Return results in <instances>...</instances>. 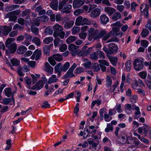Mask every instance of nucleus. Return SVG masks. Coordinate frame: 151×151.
I'll return each instance as SVG.
<instances>
[{"label": "nucleus", "instance_id": "38", "mask_svg": "<svg viewBox=\"0 0 151 151\" xmlns=\"http://www.w3.org/2000/svg\"><path fill=\"white\" fill-rule=\"evenodd\" d=\"M70 66V63L68 62H67L63 65L60 70L62 71H65L69 68Z\"/></svg>", "mask_w": 151, "mask_h": 151}, {"label": "nucleus", "instance_id": "20", "mask_svg": "<svg viewBox=\"0 0 151 151\" xmlns=\"http://www.w3.org/2000/svg\"><path fill=\"white\" fill-rule=\"evenodd\" d=\"M107 57L109 59L111 63L114 66H115L117 61V58L116 57H113L110 56H107Z\"/></svg>", "mask_w": 151, "mask_h": 151}, {"label": "nucleus", "instance_id": "50", "mask_svg": "<svg viewBox=\"0 0 151 151\" xmlns=\"http://www.w3.org/2000/svg\"><path fill=\"white\" fill-rule=\"evenodd\" d=\"M6 144L7 146L5 148V150H9L12 146V144L11 143V140L10 139L7 140L6 141Z\"/></svg>", "mask_w": 151, "mask_h": 151}, {"label": "nucleus", "instance_id": "5", "mask_svg": "<svg viewBox=\"0 0 151 151\" xmlns=\"http://www.w3.org/2000/svg\"><path fill=\"white\" fill-rule=\"evenodd\" d=\"M12 30L11 26H0V35H7Z\"/></svg>", "mask_w": 151, "mask_h": 151}, {"label": "nucleus", "instance_id": "7", "mask_svg": "<svg viewBox=\"0 0 151 151\" xmlns=\"http://www.w3.org/2000/svg\"><path fill=\"white\" fill-rule=\"evenodd\" d=\"M149 6L148 4H142L140 7V10L142 14H143L147 19L148 18L149 13L148 8Z\"/></svg>", "mask_w": 151, "mask_h": 151}, {"label": "nucleus", "instance_id": "8", "mask_svg": "<svg viewBox=\"0 0 151 151\" xmlns=\"http://www.w3.org/2000/svg\"><path fill=\"white\" fill-rule=\"evenodd\" d=\"M88 19L86 18H84L83 20L82 23L81 22L82 21V17H78L76 19L75 23V24L77 26H80L81 24L82 25L83 24V23L84 21L86 22L84 23L83 24L87 25L90 24V22H87Z\"/></svg>", "mask_w": 151, "mask_h": 151}, {"label": "nucleus", "instance_id": "3", "mask_svg": "<svg viewBox=\"0 0 151 151\" xmlns=\"http://www.w3.org/2000/svg\"><path fill=\"white\" fill-rule=\"evenodd\" d=\"M143 60L139 58L135 59L134 62V68L137 71L141 70L143 68Z\"/></svg>", "mask_w": 151, "mask_h": 151}, {"label": "nucleus", "instance_id": "26", "mask_svg": "<svg viewBox=\"0 0 151 151\" xmlns=\"http://www.w3.org/2000/svg\"><path fill=\"white\" fill-rule=\"evenodd\" d=\"M63 42V40H61L59 38L55 39L54 40V45L55 47H57L60 45Z\"/></svg>", "mask_w": 151, "mask_h": 151}, {"label": "nucleus", "instance_id": "53", "mask_svg": "<svg viewBox=\"0 0 151 151\" xmlns=\"http://www.w3.org/2000/svg\"><path fill=\"white\" fill-rule=\"evenodd\" d=\"M96 52H97V53L98 54V55L99 56V58H100L102 59H105V55L102 51L98 50L96 51Z\"/></svg>", "mask_w": 151, "mask_h": 151}, {"label": "nucleus", "instance_id": "23", "mask_svg": "<svg viewBox=\"0 0 151 151\" xmlns=\"http://www.w3.org/2000/svg\"><path fill=\"white\" fill-rule=\"evenodd\" d=\"M77 39V37L75 36H69L66 40V43L69 44L75 41Z\"/></svg>", "mask_w": 151, "mask_h": 151}, {"label": "nucleus", "instance_id": "31", "mask_svg": "<svg viewBox=\"0 0 151 151\" xmlns=\"http://www.w3.org/2000/svg\"><path fill=\"white\" fill-rule=\"evenodd\" d=\"M126 107L125 108L126 113L128 114H130L132 112V106L130 104H127L126 105Z\"/></svg>", "mask_w": 151, "mask_h": 151}, {"label": "nucleus", "instance_id": "64", "mask_svg": "<svg viewBox=\"0 0 151 151\" xmlns=\"http://www.w3.org/2000/svg\"><path fill=\"white\" fill-rule=\"evenodd\" d=\"M145 27L151 32V21L149 20L147 23L146 24Z\"/></svg>", "mask_w": 151, "mask_h": 151}, {"label": "nucleus", "instance_id": "30", "mask_svg": "<svg viewBox=\"0 0 151 151\" xmlns=\"http://www.w3.org/2000/svg\"><path fill=\"white\" fill-rule=\"evenodd\" d=\"M114 129V127L113 126V125L111 124L107 123V127L105 128V131L108 133L109 132V131H112Z\"/></svg>", "mask_w": 151, "mask_h": 151}, {"label": "nucleus", "instance_id": "49", "mask_svg": "<svg viewBox=\"0 0 151 151\" xmlns=\"http://www.w3.org/2000/svg\"><path fill=\"white\" fill-rule=\"evenodd\" d=\"M119 31V28L118 27H114L112 28V30L111 31L112 32L111 34L112 35H115L117 36L118 35V33H117Z\"/></svg>", "mask_w": 151, "mask_h": 151}, {"label": "nucleus", "instance_id": "58", "mask_svg": "<svg viewBox=\"0 0 151 151\" xmlns=\"http://www.w3.org/2000/svg\"><path fill=\"white\" fill-rule=\"evenodd\" d=\"M87 34L86 32H81L79 34V36L80 38L85 40L87 37Z\"/></svg>", "mask_w": 151, "mask_h": 151}, {"label": "nucleus", "instance_id": "24", "mask_svg": "<svg viewBox=\"0 0 151 151\" xmlns=\"http://www.w3.org/2000/svg\"><path fill=\"white\" fill-rule=\"evenodd\" d=\"M107 33L106 31L104 30H101L99 31L98 33V40H99L101 38L103 37Z\"/></svg>", "mask_w": 151, "mask_h": 151}, {"label": "nucleus", "instance_id": "51", "mask_svg": "<svg viewBox=\"0 0 151 151\" xmlns=\"http://www.w3.org/2000/svg\"><path fill=\"white\" fill-rule=\"evenodd\" d=\"M100 65H102L108 66L109 65V63L105 60H99Z\"/></svg>", "mask_w": 151, "mask_h": 151}, {"label": "nucleus", "instance_id": "44", "mask_svg": "<svg viewBox=\"0 0 151 151\" xmlns=\"http://www.w3.org/2000/svg\"><path fill=\"white\" fill-rule=\"evenodd\" d=\"M31 10L30 9H26L25 10L22 11V16L24 17V16H29V15L30 14Z\"/></svg>", "mask_w": 151, "mask_h": 151}, {"label": "nucleus", "instance_id": "13", "mask_svg": "<svg viewBox=\"0 0 151 151\" xmlns=\"http://www.w3.org/2000/svg\"><path fill=\"white\" fill-rule=\"evenodd\" d=\"M5 17L6 18H9V21L11 22H14L17 19V17L16 16L13 15L11 12L7 13L5 15Z\"/></svg>", "mask_w": 151, "mask_h": 151}, {"label": "nucleus", "instance_id": "17", "mask_svg": "<svg viewBox=\"0 0 151 151\" xmlns=\"http://www.w3.org/2000/svg\"><path fill=\"white\" fill-rule=\"evenodd\" d=\"M104 10L109 16L111 15L115 12L114 8L108 6L105 7Z\"/></svg>", "mask_w": 151, "mask_h": 151}, {"label": "nucleus", "instance_id": "37", "mask_svg": "<svg viewBox=\"0 0 151 151\" xmlns=\"http://www.w3.org/2000/svg\"><path fill=\"white\" fill-rule=\"evenodd\" d=\"M32 41L37 46H39L41 44L40 39L37 37H34L32 40Z\"/></svg>", "mask_w": 151, "mask_h": 151}, {"label": "nucleus", "instance_id": "61", "mask_svg": "<svg viewBox=\"0 0 151 151\" xmlns=\"http://www.w3.org/2000/svg\"><path fill=\"white\" fill-rule=\"evenodd\" d=\"M84 69L82 67H79L76 69V74H79L84 72Z\"/></svg>", "mask_w": 151, "mask_h": 151}, {"label": "nucleus", "instance_id": "2", "mask_svg": "<svg viewBox=\"0 0 151 151\" xmlns=\"http://www.w3.org/2000/svg\"><path fill=\"white\" fill-rule=\"evenodd\" d=\"M14 40V39L13 38H9L6 40L5 44L6 47L8 48L11 53H14L17 49L16 44L12 42Z\"/></svg>", "mask_w": 151, "mask_h": 151}, {"label": "nucleus", "instance_id": "9", "mask_svg": "<svg viewBox=\"0 0 151 151\" xmlns=\"http://www.w3.org/2000/svg\"><path fill=\"white\" fill-rule=\"evenodd\" d=\"M43 69L45 71L48 72V74H51L53 73V68L50 65L48 62H45L43 65Z\"/></svg>", "mask_w": 151, "mask_h": 151}, {"label": "nucleus", "instance_id": "25", "mask_svg": "<svg viewBox=\"0 0 151 151\" xmlns=\"http://www.w3.org/2000/svg\"><path fill=\"white\" fill-rule=\"evenodd\" d=\"M11 101H13V102H14V99L13 97V95L12 94V98H5L3 99V102L4 104L5 105L8 104L9 103H10Z\"/></svg>", "mask_w": 151, "mask_h": 151}, {"label": "nucleus", "instance_id": "16", "mask_svg": "<svg viewBox=\"0 0 151 151\" xmlns=\"http://www.w3.org/2000/svg\"><path fill=\"white\" fill-rule=\"evenodd\" d=\"M100 14V11L98 8H96L92 11L91 13V16L93 17H96Z\"/></svg>", "mask_w": 151, "mask_h": 151}, {"label": "nucleus", "instance_id": "55", "mask_svg": "<svg viewBox=\"0 0 151 151\" xmlns=\"http://www.w3.org/2000/svg\"><path fill=\"white\" fill-rule=\"evenodd\" d=\"M83 12V9H78L74 11V14L76 16H78L81 14Z\"/></svg>", "mask_w": 151, "mask_h": 151}, {"label": "nucleus", "instance_id": "54", "mask_svg": "<svg viewBox=\"0 0 151 151\" xmlns=\"http://www.w3.org/2000/svg\"><path fill=\"white\" fill-rule=\"evenodd\" d=\"M31 76L32 79V83L34 84L36 82L37 80L38 79V78L40 77V75L35 74L36 76H35L34 75L31 74Z\"/></svg>", "mask_w": 151, "mask_h": 151}, {"label": "nucleus", "instance_id": "21", "mask_svg": "<svg viewBox=\"0 0 151 151\" xmlns=\"http://www.w3.org/2000/svg\"><path fill=\"white\" fill-rule=\"evenodd\" d=\"M73 70L69 69L67 72L66 75L63 76L64 79H65L68 78H71L75 76L73 73Z\"/></svg>", "mask_w": 151, "mask_h": 151}, {"label": "nucleus", "instance_id": "14", "mask_svg": "<svg viewBox=\"0 0 151 151\" xmlns=\"http://www.w3.org/2000/svg\"><path fill=\"white\" fill-rule=\"evenodd\" d=\"M109 21V18L106 15L103 14L101 15L100 21L101 24L104 25L106 24Z\"/></svg>", "mask_w": 151, "mask_h": 151}, {"label": "nucleus", "instance_id": "4", "mask_svg": "<svg viewBox=\"0 0 151 151\" xmlns=\"http://www.w3.org/2000/svg\"><path fill=\"white\" fill-rule=\"evenodd\" d=\"M72 7V5L68 3L63 5L58 6L59 9L61 10V12L63 13L68 14L70 13L71 12Z\"/></svg>", "mask_w": 151, "mask_h": 151}, {"label": "nucleus", "instance_id": "35", "mask_svg": "<svg viewBox=\"0 0 151 151\" xmlns=\"http://www.w3.org/2000/svg\"><path fill=\"white\" fill-rule=\"evenodd\" d=\"M44 19V17L42 16L37 17L35 20H34V24L36 26H39L40 24V20Z\"/></svg>", "mask_w": 151, "mask_h": 151}, {"label": "nucleus", "instance_id": "11", "mask_svg": "<svg viewBox=\"0 0 151 151\" xmlns=\"http://www.w3.org/2000/svg\"><path fill=\"white\" fill-rule=\"evenodd\" d=\"M85 1V0H74L73 3V8L77 9L80 7L83 4Z\"/></svg>", "mask_w": 151, "mask_h": 151}, {"label": "nucleus", "instance_id": "33", "mask_svg": "<svg viewBox=\"0 0 151 151\" xmlns=\"http://www.w3.org/2000/svg\"><path fill=\"white\" fill-rule=\"evenodd\" d=\"M44 33L46 35H52L53 33V30L50 27H47L44 31Z\"/></svg>", "mask_w": 151, "mask_h": 151}, {"label": "nucleus", "instance_id": "40", "mask_svg": "<svg viewBox=\"0 0 151 151\" xmlns=\"http://www.w3.org/2000/svg\"><path fill=\"white\" fill-rule=\"evenodd\" d=\"M53 40V38L52 37H46L43 40V42L45 44H48L52 42Z\"/></svg>", "mask_w": 151, "mask_h": 151}, {"label": "nucleus", "instance_id": "6", "mask_svg": "<svg viewBox=\"0 0 151 151\" xmlns=\"http://www.w3.org/2000/svg\"><path fill=\"white\" fill-rule=\"evenodd\" d=\"M53 28L54 31L53 36L55 38L58 37L59 33L63 30V27L58 24H56L54 25Z\"/></svg>", "mask_w": 151, "mask_h": 151}, {"label": "nucleus", "instance_id": "59", "mask_svg": "<svg viewBox=\"0 0 151 151\" xmlns=\"http://www.w3.org/2000/svg\"><path fill=\"white\" fill-rule=\"evenodd\" d=\"M139 75L141 78L145 79L146 77L147 73L145 71H142L139 73Z\"/></svg>", "mask_w": 151, "mask_h": 151}, {"label": "nucleus", "instance_id": "48", "mask_svg": "<svg viewBox=\"0 0 151 151\" xmlns=\"http://www.w3.org/2000/svg\"><path fill=\"white\" fill-rule=\"evenodd\" d=\"M90 58L95 60H97L98 59V55L96 51L92 53L90 56Z\"/></svg>", "mask_w": 151, "mask_h": 151}, {"label": "nucleus", "instance_id": "56", "mask_svg": "<svg viewBox=\"0 0 151 151\" xmlns=\"http://www.w3.org/2000/svg\"><path fill=\"white\" fill-rule=\"evenodd\" d=\"M55 60V59L53 58L52 56L48 58V61L53 66H54L56 64V63Z\"/></svg>", "mask_w": 151, "mask_h": 151}, {"label": "nucleus", "instance_id": "32", "mask_svg": "<svg viewBox=\"0 0 151 151\" xmlns=\"http://www.w3.org/2000/svg\"><path fill=\"white\" fill-rule=\"evenodd\" d=\"M52 56L55 60L57 61H60L63 60L62 57L61 55L57 54L53 55Z\"/></svg>", "mask_w": 151, "mask_h": 151}, {"label": "nucleus", "instance_id": "19", "mask_svg": "<svg viewBox=\"0 0 151 151\" xmlns=\"http://www.w3.org/2000/svg\"><path fill=\"white\" fill-rule=\"evenodd\" d=\"M58 79L57 78V76L55 75H52L48 79V83L49 84L57 82L58 81Z\"/></svg>", "mask_w": 151, "mask_h": 151}, {"label": "nucleus", "instance_id": "43", "mask_svg": "<svg viewBox=\"0 0 151 151\" xmlns=\"http://www.w3.org/2000/svg\"><path fill=\"white\" fill-rule=\"evenodd\" d=\"M78 47V46L73 44H70L69 45L68 49L70 51H76Z\"/></svg>", "mask_w": 151, "mask_h": 151}, {"label": "nucleus", "instance_id": "34", "mask_svg": "<svg viewBox=\"0 0 151 151\" xmlns=\"http://www.w3.org/2000/svg\"><path fill=\"white\" fill-rule=\"evenodd\" d=\"M92 51V48L89 47L87 50H85L84 51L81 53V55H86L90 54Z\"/></svg>", "mask_w": 151, "mask_h": 151}, {"label": "nucleus", "instance_id": "12", "mask_svg": "<svg viewBox=\"0 0 151 151\" xmlns=\"http://www.w3.org/2000/svg\"><path fill=\"white\" fill-rule=\"evenodd\" d=\"M41 55V50L37 49L34 52L33 54L31 56L30 58L32 60L35 59L36 60H37L40 58Z\"/></svg>", "mask_w": 151, "mask_h": 151}, {"label": "nucleus", "instance_id": "60", "mask_svg": "<svg viewBox=\"0 0 151 151\" xmlns=\"http://www.w3.org/2000/svg\"><path fill=\"white\" fill-rule=\"evenodd\" d=\"M130 142H130V143H131L133 145L130 146L131 148H132L133 146H137L140 144L139 142V141H135L134 140H130Z\"/></svg>", "mask_w": 151, "mask_h": 151}, {"label": "nucleus", "instance_id": "22", "mask_svg": "<svg viewBox=\"0 0 151 151\" xmlns=\"http://www.w3.org/2000/svg\"><path fill=\"white\" fill-rule=\"evenodd\" d=\"M74 22L73 21H70L66 22L64 24V27L67 29L71 28L73 25Z\"/></svg>", "mask_w": 151, "mask_h": 151}, {"label": "nucleus", "instance_id": "52", "mask_svg": "<svg viewBox=\"0 0 151 151\" xmlns=\"http://www.w3.org/2000/svg\"><path fill=\"white\" fill-rule=\"evenodd\" d=\"M119 138L120 139V140H119V142L123 144L126 142L127 144L130 143V142H128L127 141V139L124 136L120 137Z\"/></svg>", "mask_w": 151, "mask_h": 151}, {"label": "nucleus", "instance_id": "63", "mask_svg": "<svg viewBox=\"0 0 151 151\" xmlns=\"http://www.w3.org/2000/svg\"><path fill=\"white\" fill-rule=\"evenodd\" d=\"M119 84V82L118 81H116V82L112 86V87L110 89V91L111 92H114V91L115 90L117 86Z\"/></svg>", "mask_w": 151, "mask_h": 151}, {"label": "nucleus", "instance_id": "27", "mask_svg": "<svg viewBox=\"0 0 151 151\" xmlns=\"http://www.w3.org/2000/svg\"><path fill=\"white\" fill-rule=\"evenodd\" d=\"M121 18V14L118 12L115 13L113 15L112 19V20L115 21Z\"/></svg>", "mask_w": 151, "mask_h": 151}, {"label": "nucleus", "instance_id": "46", "mask_svg": "<svg viewBox=\"0 0 151 151\" xmlns=\"http://www.w3.org/2000/svg\"><path fill=\"white\" fill-rule=\"evenodd\" d=\"M80 31V28L78 27H73L72 29V34L75 35L78 33Z\"/></svg>", "mask_w": 151, "mask_h": 151}, {"label": "nucleus", "instance_id": "39", "mask_svg": "<svg viewBox=\"0 0 151 151\" xmlns=\"http://www.w3.org/2000/svg\"><path fill=\"white\" fill-rule=\"evenodd\" d=\"M5 95L8 97H10L12 96V91L11 89L10 88H7L5 90Z\"/></svg>", "mask_w": 151, "mask_h": 151}, {"label": "nucleus", "instance_id": "29", "mask_svg": "<svg viewBox=\"0 0 151 151\" xmlns=\"http://www.w3.org/2000/svg\"><path fill=\"white\" fill-rule=\"evenodd\" d=\"M106 86L107 88L110 87L112 83V81L110 77L108 76L106 78Z\"/></svg>", "mask_w": 151, "mask_h": 151}, {"label": "nucleus", "instance_id": "42", "mask_svg": "<svg viewBox=\"0 0 151 151\" xmlns=\"http://www.w3.org/2000/svg\"><path fill=\"white\" fill-rule=\"evenodd\" d=\"M149 31L146 29H143L141 35L142 37H145L149 34Z\"/></svg>", "mask_w": 151, "mask_h": 151}, {"label": "nucleus", "instance_id": "47", "mask_svg": "<svg viewBox=\"0 0 151 151\" xmlns=\"http://www.w3.org/2000/svg\"><path fill=\"white\" fill-rule=\"evenodd\" d=\"M31 32L34 34L37 35L38 34L39 29L38 28L34 26H32L31 28Z\"/></svg>", "mask_w": 151, "mask_h": 151}, {"label": "nucleus", "instance_id": "62", "mask_svg": "<svg viewBox=\"0 0 151 151\" xmlns=\"http://www.w3.org/2000/svg\"><path fill=\"white\" fill-rule=\"evenodd\" d=\"M67 48V45L65 44H63L60 47L59 50L60 51L63 52L66 50Z\"/></svg>", "mask_w": 151, "mask_h": 151}, {"label": "nucleus", "instance_id": "36", "mask_svg": "<svg viewBox=\"0 0 151 151\" xmlns=\"http://www.w3.org/2000/svg\"><path fill=\"white\" fill-rule=\"evenodd\" d=\"M11 62L14 66H18L20 65V62L16 58L12 59Z\"/></svg>", "mask_w": 151, "mask_h": 151}, {"label": "nucleus", "instance_id": "28", "mask_svg": "<svg viewBox=\"0 0 151 151\" xmlns=\"http://www.w3.org/2000/svg\"><path fill=\"white\" fill-rule=\"evenodd\" d=\"M131 61L130 60H128L125 63V67L127 71H129L132 67Z\"/></svg>", "mask_w": 151, "mask_h": 151}, {"label": "nucleus", "instance_id": "1", "mask_svg": "<svg viewBox=\"0 0 151 151\" xmlns=\"http://www.w3.org/2000/svg\"><path fill=\"white\" fill-rule=\"evenodd\" d=\"M98 32V29H95L93 28H90L88 31V40L90 41H91L92 40L93 41L98 40L97 36Z\"/></svg>", "mask_w": 151, "mask_h": 151}, {"label": "nucleus", "instance_id": "18", "mask_svg": "<svg viewBox=\"0 0 151 151\" xmlns=\"http://www.w3.org/2000/svg\"><path fill=\"white\" fill-rule=\"evenodd\" d=\"M27 50V48L25 46L23 45H21L18 47L17 50V52L19 54H22L24 53Z\"/></svg>", "mask_w": 151, "mask_h": 151}, {"label": "nucleus", "instance_id": "57", "mask_svg": "<svg viewBox=\"0 0 151 151\" xmlns=\"http://www.w3.org/2000/svg\"><path fill=\"white\" fill-rule=\"evenodd\" d=\"M141 46L145 48H146L148 46L149 42L146 40H142L141 41Z\"/></svg>", "mask_w": 151, "mask_h": 151}, {"label": "nucleus", "instance_id": "41", "mask_svg": "<svg viewBox=\"0 0 151 151\" xmlns=\"http://www.w3.org/2000/svg\"><path fill=\"white\" fill-rule=\"evenodd\" d=\"M50 46V45H46L43 47L44 52L45 54L47 55H49Z\"/></svg>", "mask_w": 151, "mask_h": 151}, {"label": "nucleus", "instance_id": "10", "mask_svg": "<svg viewBox=\"0 0 151 151\" xmlns=\"http://www.w3.org/2000/svg\"><path fill=\"white\" fill-rule=\"evenodd\" d=\"M118 50V47L115 44L111 43L109 47V54H113L116 53Z\"/></svg>", "mask_w": 151, "mask_h": 151}, {"label": "nucleus", "instance_id": "15", "mask_svg": "<svg viewBox=\"0 0 151 151\" xmlns=\"http://www.w3.org/2000/svg\"><path fill=\"white\" fill-rule=\"evenodd\" d=\"M43 86V81H39L37 82L35 85L33 86L32 89L35 90H39L42 88Z\"/></svg>", "mask_w": 151, "mask_h": 151}, {"label": "nucleus", "instance_id": "45", "mask_svg": "<svg viewBox=\"0 0 151 151\" xmlns=\"http://www.w3.org/2000/svg\"><path fill=\"white\" fill-rule=\"evenodd\" d=\"M93 69L96 72H98L100 70L99 65L97 63H95L92 64Z\"/></svg>", "mask_w": 151, "mask_h": 151}]
</instances>
